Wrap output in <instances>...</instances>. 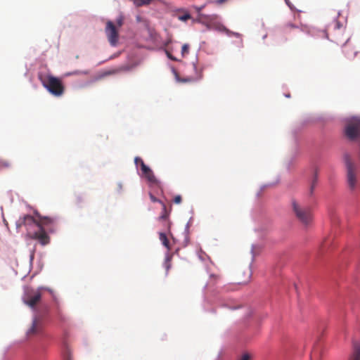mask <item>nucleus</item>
<instances>
[{
	"label": "nucleus",
	"mask_w": 360,
	"mask_h": 360,
	"mask_svg": "<svg viewBox=\"0 0 360 360\" xmlns=\"http://www.w3.org/2000/svg\"><path fill=\"white\" fill-rule=\"evenodd\" d=\"M36 216L37 219L29 214L20 217L16 221V228L20 229L25 226L29 238L37 240L40 244L46 245L49 243L50 238L45 229L49 232H53L57 224V218L42 217L37 212Z\"/></svg>",
	"instance_id": "f257e3e1"
},
{
	"label": "nucleus",
	"mask_w": 360,
	"mask_h": 360,
	"mask_svg": "<svg viewBox=\"0 0 360 360\" xmlns=\"http://www.w3.org/2000/svg\"><path fill=\"white\" fill-rule=\"evenodd\" d=\"M292 211L295 217L304 226L309 225L313 220L311 208L302 202L292 199L291 201Z\"/></svg>",
	"instance_id": "f03ea898"
},
{
	"label": "nucleus",
	"mask_w": 360,
	"mask_h": 360,
	"mask_svg": "<svg viewBox=\"0 0 360 360\" xmlns=\"http://www.w3.org/2000/svg\"><path fill=\"white\" fill-rule=\"evenodd\" d=\"M39 79L42 85L53 96H60L64 93V86L62 81L51 75H39Z\"/></svg>",
	"instance_id": "7ed1b4c3"
},
{
	"label": "nucleus",
	"mask_w": 360,
	"mask_h": 360,
	"mask_svg": "<svg viewBox=\"0 0 360 360\" xmlns=\"http://www.w3.org/2000/svg\"><path fill=\"white\" fill-rule=\"evenodd\" d=\"M345 161L347 167V184L351 190H354L357 184L358 168L356 165L352 162L349 156H345Z\"/></svg>",
	"instance_id": "20e7f679"
},
{
	"label": "nucleus",
	"mask_w": 360,
	"mask_h": 360,
	"mask_svg": "<svg viewBox=\"0 0 360 360\" xmlns=\"http://www.w3.org/2000/svg\"><path fill=\"white\" fill-rule=\"evenodd\" d=\"M345 135L350 140L360 139V117H354L347 121Z\"/></svg>",
	"instance_id": "39448f33"
},
{
	"label": "nucleus",
	"mask_w": 360,
	"mask_h": 360,
	"mask_svg": "<svg viewBox=\"0 0 360 360\" xmlns=\"http://www.w3.org/2000/svg\"><path fill=\"white\" fill-rule=\"evenodd\" d=\"M134 161L141 162L142 174L147 179L148 183L151 186H159L160 181L156 179L151 169L144 163L143 160L139 157H136Z\"/></svg>",
	"instance_id": "423d86ee"
},
{
	"label": "nucleus",
	"mask_w": 360,
	"mask_h": 360,
	"mask_svg": "<svg viewBox=\"0 0 360 360\" xmlns=\"http://www.w3.org/2000/svg\"><path fill=\"white\" fill-rule=\"evenodd\" d=\"M105 32L111 46H115L119 39V32L116 25L110 20L106 22Z\"/></svg>",
	"instance_id": "0eeeda50"
},
{
	"label": "nucleus",
	"mask_w": 360,
	"mask_h": 360,
	"mask_svg": "<svg viewBox=\"0 0 360 360\" xmlns=\"http://www.w3.org/2000/svg\"><path fill=\"white\" fill-rule=\"evenodd\" d=\"M41 293L40 289L28 292L25 298V303L30 307H34L40 301Z\"/></svg>",
	"instance_id": "6e6552de"
},
{
	"label": "nucleus",
	"mask_w": 360,
	"mask_h": 360,
	"mask_svg": "<svg viewBox=\"0 0 360 360\" xmlns=\"http://www.w3.org/2000/svg\"><path fill=\"white\" fill-rule=\"evenodd\" d=\"M131 70V67L129 65H122L120 67L111 68L110 70H105L103 73V76H108L112 75L119 74L123 72L129 71Z\"/></svg>",
	"instance_id": "1a4fd4ad"
},
{
	"label": "nucleus",
	"mask_w": 360,
	"mask_h": 360,
	"mask_svg": "<svg viewBox=\"0 0 360 360\" xmlns=\"http://www.w3.org/2000/svg\"><path fill=\"white\" fill-rule=\"evenodd\" d=\"M317 183H318V172H317V170H315L313 177H312V179L310 182V186H309V191L307 192V195H308L309 198H311L313 197L314 190L317 185Z\"/></svg>",
	"instance_id": "9d476101"
},
{
	"label": "nucleus",
	"mask_w": 360,
	"mask_h": 360,
	"mask_svg": "<svg viewBox=\"0 0 360 360\" xmlns=\"http://www.w3.org/2000/svg\"><path fill=\"white\" fill-rule=\"evenodd\" d=\"M349 360H360V343H354L353 352Z\"/></svg>",
	"instance_id": "9b49d317"
},
{
	"label": "nucleus",
	"mask_w": 360,
	"mask_h": 360,
	"mask_svg": "<svg viewBox=\"0 0 360 360\" xmlns=\"http://www.w3.org/2000/svg\"><path fill=\"white\" fill-rule=\"evenodd\" d=\"M159 239L162 244L167 249L168 251L171 250L169 241L165 233L160 232L159 233Z\"/></svg>",
	"instance_id": "f8f14e48"
},
{
	"label": "nucleus",
	"mask_w": 360,
	"mask_h": 360,
	"mask_svg": "<svg viewBox=\"0 0 360 360\" xmlns=\"http://www.w3.org/2000/svg\"><path fill=\"white\" fill-rule=\"evenodd\" d=\"M39 330H40V326L39 324V322L37 319H34L33 321L32 327L27 331V334L28 335H34V334L39 333Z\"/></svg>",
	"instance_id": "ddd939ff"
},
{
	"label": "nucleus",
	"mask_w": 360,
	"mask_h": 360,
	"mask_svg": "<svg viewBox=\"0 0 360 360\" xmlns=\"http://www.w3.org/2000/svg\"><path fill=\"white\" fill-rule=\"evenodd\" d=\"M137 7L149 5L152 0H131Z\"/></svg>",
	"instance_id": "4468645a"
},
{
	"label": "nucleus",
	"mask_w": 360,
	"mask_h": 360,
	"mask_svg": "<svg viewBox=\"0 0 360 360\" xmlns=\"http://www.w3.org/2000/svg\"><path fill=\"white\" fill-rule=\"evenodd\" d=\"M162 213L159 217V219L160 220H166V219H167L169 213L167 212V207L164 203H162Z\"/></svg>",
	"instance_id": "2eb2a0df"
},
{
	"label": "nucleus",
	"mask_w": 360,
	"mask_h": 360,
	"mask_svg": "<svg viewBox=\"0 0 360 360\" xmlns=\"http://www.w3.org/2000/svg\"><path fill=\"white\" fill-rule=\"evenodd\" d=\"M188 51H189V45L187 44H184L181 48L182 56H185L186 54H188Z\"/></svg>",
	"instance_id": "dca6fc26"
},
{
	"label": "nucleus",
	"mask_w": 360,
	"mask_h": 360,
	"mask_svg": "<svg viewBox=\"0 0 360 360\" xmlns=\"http://www.w3.org/2000/svg\"><path fill=\"white\" fill-rule=\"evenodd\" d=\"M123 22H124V17L122 15H120L116 19V25H116V27H120L122 26Z\"/></svg>",
	"instance_id": "f3484780"
},
{
	"label": "nucleus",
	"mask_w": 360,
	"mask_h": 360,
	"mask_svg": "<svg viewBox=\"0 0 360 360\" xmlns=\"http://www.w3.org/2000/svg\"><path fill=\"white\" fill-rule=\"evenodd\" d=\"M252 356L248 353H244L243 354L238 360H251Z\"/></svg>",
	"instance_id": "a211bd4d"
},
{
	"label": "nucleus",
	"mask_w": 360,
	"mask_h": 360,
	"mask_svg": "<svg viewBox=\"0 0 360 360\" xmlns=\"http://www.w3.org/2000/svg\"><path fill=\"white\" fill-rule=\"evenodd\" d=\"M191 18L189 13H185L184 15H179V19L181 21H186Z\"/></svg>",
	"instance_id": "6ab92c4d"
},
{
	"label": "nucleus",
	"mask_w": 360,
	"mask_h": 360,
	"mask_svg": "<svg viewBox=\"0 0 360 360\" xmlns=\"http://www.w3.org/2000/svg\"><path fill=\"white\" fill-rule=\"evenodd\" d=\"M11 164L10 162L6 160H0V166L4 167H11Z\"/></svg>",
	"instance_id": "aec40b11"
},
{
	"label": "nucleus",
	"mask_w": 360,
	"mask_h": 360,
	"mask_svg": "<svg viewBox=\"0 0 360 360\" xmlns=\"http://www.w3.org/2000/svg\"><path fill=\"white\" fill-rule=\"evenodd\" d=\"M178 81H179L181 82H191L195 81V79L192 77H187V78L182 79H178Z\"/></svg>",
	"instance_id": "412c9836"
},
{
	"label": "nucleus",
	"mask_w": 360,
	"mask_h": 360,
	"mask_svg": "<svg viewBox=\"0 0 360 360\" xmlns=\"http://www.w3.org/2000/svg\"><path fill=\"white\" fill-rule=\"evenodd\" d=\"M181 200H182V198H181V196L178 195H176L174 198V202L176 203V204H179L181 202Z\"/></svg>",
	"instance_id": "4be33fe9"
},
{
	"label": "nucleus",
	"mask_w": 360,
	"mask_h": 360,
	"mask_svg": "<svg viewBox=\"0 0 360 360\" xmlns=\"http://www.w3.org/2000/svg\"><path fill=\"white\" fill-rule=\"evenodd\" d=\"M150 198L153 202H159L161 205L163 203L162 201L159 200L156 197H155L153 194L150 193Z\"/></svg>",
	"instance_id": "5701e85b"
},
{
	"label": "nucleus",
	"mask_w": 360,
	"mask_h": 360,
	"mask_svg": "<svg viewBox=\"0 0 360 360\" xmlns=\"http://www.w3.org/2000/svg\"><path fill=\"white\" fill-rule=\"evenodd\" d=\"M219 31H221V32H226V33H227V34H229V33L230 32V31H229L228 29H226V28L224 26H223V25H221V26H220V27H219Z\"/></svg>",
	"instance_id": "b1692460"
},
{
	"label": "nucleus",
	"mask_w": 360,
	"mask_h": 360,
	"mask_svg": "<svg viewBox=\"0 0 360 360\" xmlns=\"http://www.w3.org/2000/svg\"><path fill=\"white\" fill-rule=\"evenodd\" d=\"M349 47L346 46L343 50V52L345 53V54L346 55L347 57H350L349 56Z\"/></svg>",
	"instance_id": "393cba45"
},
{
	"label": "nucleus",
	"mask_w": 360,
	"mask_h": 360,
	"mask_svg": "<svg viewBox=\"0 0 360 360\" xmlns=\"http://www.w3.org/2000/svg\"><path fill=\"white\" fill-rule=\"evenodd\" d=\"M285 27H286L287 29H288V28H289V29H292V28H295V27H297V26L294 25H293V24H292V23H287V24L285 25Z\"/></svg>",
	"instance_id": "a878e982"
},
{
	"label": "nucleus",
	"mask_w": 360,
	"mask_h": 360,
	"mask_svg": "<svg viewBox=\"0 0 360 360\" xmlns=\"http://www.w3.org/2000/svg\"><path fill=\"white\" fill-rule=\"evenodd\" d=\"M251 275H252V272H251V270L249 269H248V278L245 281H244V283H248L250 279V277H251Z\"/></svg>",
	"instance_id": "bb28decb"
},
{
	"label": "nucleus",
	"mask_w": 360,
	"mask_h": 360,
	"mask_svg": "<svg viewBox=\"0 0 360 360\" xmlns=\"http://www.w3.org/2000/svg\"><path fill=\"white\" fill-rule=\"evenodd\" d=\"M167 56H168L171 60H174V61H176V59L174 57H173V56H172L169 52H167Z\"/></svg>",
	"instance_id": "cd10ccee"
},
{
	"label": "nucleus",
	"mask_w": 360,
	"mask_h": 360,
	"mask_svg": "<svg viewBox=\"0 0 360 360\" xmlns=\"http://www.w3.org/2000/svg\"><path fill=\"white\" fill-rule=\"evenodd\" d=\"M226 1V0H217V1H216V3H217V4H221L224 3Z\"/></svg>",
	"instance_id": "c85d7f7f"
},
{
	"label": "nucleus",
	"mask_w": 360,
	"mask_h": 360,
	"mask_svg": "<svg viewBox=\"0 0 360 360\" xmlns=\"http://www.w3.org/2000/svg\"><path fill=\"white\" fill-rule=\"evenodd\" d=\"M134 162H135V164H136V165L137 167H138V166H140V167H141V162H135V161H134Z\"/></svg>",
	"instance_id": "c756f323"
},
{
	"label": "nucleus",
	"mask_w": 360,
	"mask_h": 360,
	"mask_svg": "<svg viewBox=\"0 0 360 360\" xmlns=\"http://www.w3.org/2000/svg\"><path fill=\"white\" fill-rule=\"evenodd\" d=\"M335 27H338V28H339V23H338V22H336V23H335Z\"/></svg>",
	"instance_id": "7c9ffc66"
}]
</instances>
